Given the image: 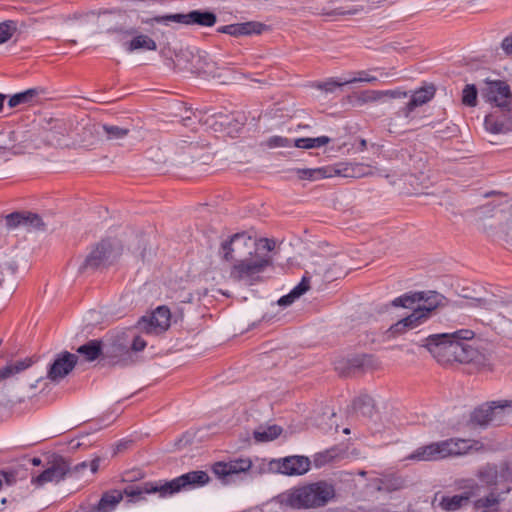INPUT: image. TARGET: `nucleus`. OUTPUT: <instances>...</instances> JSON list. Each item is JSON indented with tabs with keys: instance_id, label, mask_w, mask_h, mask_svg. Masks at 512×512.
<instances>
[{
	"instance_id": "nucleus-32",
	"label": "nucleus",
	"mask_w": 512,
	"mask_h": 512,
	"mask_svg": "<svg viewBox=\"0 0 512 512\" xmlns=\"http://www.w3.org/2000/svg\"><path fill=\"white\" fill-rule=\"evenodd\" d=\"M331 142L328 136L316 138H298L294 140L293 146L301 149H313L325 146Z\"/></svg>"
},
{
	"instance_id": "nucleus-43",
	"label": "nucleus",
	"mask_w": 512,
	"mask_h": 512,
	"mask_svg": "<svg viewBox=\"0 0 512 512\" xmlns=\"http://www.w3.org/2000/svg\"><path fill=\"white\" fill-rule=\"evenodd\" d=\"M462 102L469 107L476 106L477 103V88L473 84H468L463 89Z\"/></svg>"
},
{
	"instance_id": "nucleus-29",
	"label": "nucleus",
	"mask_w": 512,
	"mask_h": 512,
	"mask_svg": "<svg viewBox=\"0 0 512 512\" xmlns=\"http://www.w3.org/2000/svg\"><path fill=\"white\" fill-rule=\"evenodd\" d=\"M479 479L489 485H496L499 480L503 481L501 479V469L498 470L496 466L493 465H486L483 468H481L478 472Z\"/></svg>"
},
{
	"instance_id": "nucleus-63",
	"label": "nucleus",
	"mask_w": 512,
	"mask_h": 512,
	"mask_svg": "<svg viewBox=\"0 0 512 512\" xmlns=\"http://www.w3.org/2000/svg\"><path fill=\"white\" fill-rule=\"evenodd\" d=\"M265 244H266L265 247L268 251H270L274 248V242H272L268 239L265 240Z\"/></svg>"
},
{
	"instance_id": "nucleus-7",
	"label": "nucleus",
	"mask_w": 512,
	"mask_h": 512,
	"mask_svg": "<svg viewBox=\"0 0 512 512\" xmlns=\"http://www.w3.org/2000/svg\"><path fill=\"white\" fill-rule=\"evenodd\" d=\"M512 409V401H493L476 408L470 417V422L475 426L487 427L489 425L499 426L503 423L505 416Z\"/></svg>"
},
{
	"instance_id": "nucleus-59",
	"label": "nucleus",
	"mask_w": 512,
	"mask_h": 512,
	"mask_svg": "<svg viewBox=\"0 0 512 512\" xmlns=\"http://www.w3.org/2000/svg\"><path fill=\"white\" fill-rule=\"evenodd\" d=\"M99 462L100 460L98 458L96 459H93L91 462H90V469H91V472L92 473H95L98 471L99 469Z\"/></svg>"
},
{
	"instance_id": "nucleus-55",
	"label": "nucleus",
	"mask_w": 512,
	"mask_h": 512,
	"mask_svg": "<svg viewBox=\"0 0 512 512\" xmlns=\"http://www.w3.org/2000/svg\"><path fill=\"white\" fill-rule=\"evenodd\" d=\"M501 479L512 483V467L508 464L501 465Z\"/></svg>"
},
{
	"instance_id": "nucleus-48",
	"label": "nucleus",
	"mask_w": 512,
	"mask_h": 512,
	"mask_svg": "<svg viewBox=\"0 0 512 512\" xmlns=\"http://www.w3.org/2000/svg\"><path fill=\"white\" fill-rule=\"evenodd\" d=\"M383 486H379V490L394 491L398 490L403 486V480L400 478H394L382 483Z\"/></svg>"
},
{
	"instance_id": "nucleus-10",
	"label": "nucleus",
	"mask_w": 512,
	"mask_h": 512,
	"mask_svg": "<svg viewBox=\"0 0 512 512\" xmlns=\"http://www.w3.org/2000/svg\"><path fill=\"white\" fill-rule=\"evenodd\" d=\"M216 15L208 11L193 10L187 14H169L162 16H155L146 23L156 22L159 24L170 25L171 23L193 25L197 24L200 26L211 27L216 23Z\"/></svg>"
},
{
	"instance_id": "nucleus-33",
	"label": "nucleus",
	"mask_w": 512,
	"mask_h": 512,
	"mask_svg": "<svg viewBox=\"0 0 512 512\" xmlns=\"http://www.w3.org/2000/svg\"><path fill=\"white\" fill-rule=\"evenodd\" d=\"M282 433V428L278 425L260 427L254 431V438L258 442H268L276 439Z\"/></svg>"
},
{
	"instance_id": "nucleus-53",
	"label": "nucleus",
	"mask_w": 512,
	"mask_h": 512,
	"mask_svg": "<svg viewBox=\"0 0 512 512\" xmlns=\"http://www.w3.org/2000/svg\"><path fill=\"white\" fill-rule=\"evenodd\" d=\"M146 341L139 336H134L130 345V351L139 352L146 347Z\"/></svg>"
},
{
	"instance_id": "nucleus-9",
	"label": "nucleus",
	"mask_w": 512,
	"mask_h": 512,
	"mask_svg": "<svg viewBox=\"0 0 512 512\" xmlns=\"http://www.w3.org/2000/svg\"><path fill=\"white\" fill-rule=\"evenodd\" d=\"M223 258L227 261L254 256L257 253L256 242L246 233H237L221 246Z\"/></svg>"
},
{
	"instance_id": "nucleus-39",
	"label": "nucleus",
	"mask_w": 512,
	"mask_h": 512,
	"mask_svg": "<svg viewBox=\"0 0 512 512\" xmlns=\"http://www.w3.org/2000/svg\"><path fill=\"white\" fill-rule=\"evenodd\" d=\"M340 170L341 173L339 175H342L344 177H363L373 174L370 167L364 164L349 165L346 166L343 170Z\"/></svg>"
},
{
	"instance_id": "nucleus-23",
	"label": "nucleus",
	"mask_w": 512,
	"mask_h": 512,
	"mask_svg": "<svg viewBox=\"0 0 512 512\" xmlns=\"http://www.w3.org/2000/svg\"><path fill=\"white\" fill-rule=\"evenodd\" d=\"M127 35L132 36V39L123 43L127 52H134L139 50L155 51L157 49L156 42L148 35L139 34L135 29L125 32Z\"/></svg>"
},
{
	"instance_id": "nucleus-37",
	"label": "nucleus",
	"mask_w": 512,
	"mask_h": 512,
	"mask_svg": "<svg viewBox=\"0 0 512 512\" xmlns=\"http://www.w3.org/2000/svg\"><path fill=\"white\" fill-rule=\"evenodd\" d=\"M458 307H474V308H483L486 310H495L498 306V302L492 298H474L470 302H458L456 303Z\"/></svg>"
},
{
	"instance_id": "nucleus-36",
	"label": "nucleus",
	"mask_w": 512,
	"mask_h": 512,
	"mask_svg": "<svg viewBox=\"0 0 512 512\" xmlns=\"http://www.w3.org/2000/svg\"><path fill=\"white\" fill-rule=\"evenodd\" d=\"M499 501L498 494L491 492L489 495L477 499L474 502V509L476 512H486L488 509L497 506Z\"/></svg>"
},
{
	"instance_id": "nucleus-20",
	"label": "nucleus",
	"mask_w": 512,
	"mask_h": 512,
	"mask_svg": "<svg viewBox=\"0 0 512 512\" xmlns=\"http://www.w3.org/2000/svg\"><path fill=\"white\" fill-rule=\"evenodd\" d=\"M189 59L191 63L189 65H184L183 68L191 72L215 76L216 63L210 60L207 56H202L200 54L195 55L191 52H182L180 55H177V62L179 65L182 61Z\"/></svg>"
},
{
	"instance_id": "nucleus-17",
	"label": "nucleus",
	"mask_w": 512,
	"mask_h": 512,
	"mask_svg": "<svg viewBox=\"0 0 512 512\" xmlns=\"http://www.w3.org/2000/svg\"><path fill=\"white\" fill-rule=\"evenodd\" d=\"M144 483L139 484H131L126 486L123 491L120 490H111L108 492L103 493L101 499L99 500L97 505L91 506L89 510L86 512H112L115 510L117 505L121 502L124 496L128 498V502L136 503L140 500H132L131 496H128L126 494V490L131 487H139L143 485Z\"/></svg>"
},
{
	"instance_id": "nucleus-21",
	"label": "nucleus",
	"mask_w": 512,
	"mask_h": 512,
	"mask_svg": "<svg viewBox=\"0 0 512 512\" xmlns=\"http://www.w3.org/2000/svg\"><path fill=\"white\" fill-rule=\"evenodd\" d=\"M251 466L252 462L249 459L240 458L229 462H216L212 466V470L218 478L227 483L233 475L246 472Z\"/></svg>"
},
{
	"instance_id": "nucleus-11",
	"label": "nucleus",
	"mask_w": 512,
	"mask_h": 512,
	"mask_svg": "<svg viewBox=\"0 0 512 512\" xmlns=\"http://www.w3.org/2000/svg\"><path fill=\"white\" fill-rule=\"evenodd\" d=\"M269 469L273 472L287 476H299L310 470L311 461L306 456L292 455L279 459H272Z\"/></svg>"
},
{
	"instance_id": "nucleus-1",
	"label": "nucleus",
	"mask_w": 512,
	"mask_h": 512,
	"mask_svg": "<svg viewBox=\"0 0 512 512\" xmlns=\"http://www.w3.org/2000/svg\"><path fill=\"white\" fill-rule=\"evenodd\" d=\"M474 336L475 333L469 329H461L453 333L433 334L425 339L423 346L442 365L458 362L482 366L487 361L485 354L467 342Z\"/></svg>"
},
{
	"instance_id": "nucleus-3",
	"label": "nucleus",
	"mask_w": 512,
	"mask_h": 512,
	"mask_svg": "<svg viewBox=\"0 0 512 512\" xmlns=\"http://www.w3.org/2000/svg\"><path fill=\"white\" fill-rule=\"evenodd\" d=\"M209 475L205 471H191L170 481L145 482L139 487H131L126 494L132 500H144L145 495L158 493L160 497L172 496L182 490L204 486L209 482Z\"/></svg>"
},
{
	"instance_id": "nucleus-34",
	"label": "nucleus",
	"mask_w": 512,
	"mask_h": 512,
	"mask_svg": "<svg viewBox=\"0 0 512 512\" xmlns=\"http://www.w3.org/2000/svg\"><path fill=\"white\" fill-rule=\"evenodd\" d=\"M40 93V90L37 88H31L26 91L14 94L10 97L8 101V105L11 108H14L20 104H27L31 103L33 99L38 96Z\"/></svg>"
},
{
	"instance_id": "nucleus-61",
	"label": "nucleus",
	"mask_w": 512,
	"mask_h": 512,
	"mask_svg": "<svg viewBox=\"0 0 512 512\" xmlns=\"http://www.w3.org/2000/svg\"><path fill=\"white\" fill-rule=\"evenodd\" d=\"M3 477L5 478V481L8 485H11L12 482H13V478L14 476L12 474H8V473H2Z\"/></svg>"
},
{
	"instance_id": "nucleus-56",
	"label": "nucleus",
	"mask_w": 512,
	"mask_h": 512,
	"mask_svg": "<svg viewBox=\"0 0 512 512\" xmlns=\"http://www.w3.org/2000/svg\"><path fill=\"white\" fill-rule=\"evenodd\" d=\"M14 375L11 364H7L5 367L0 368V381L5 380Z\"/></svg>"
},
{
	"instance_id": "nucleus-25",
	"label": "nucleus",
	"mask_w": 512,
	"mask_h": 512,
	"mask_svg": "<svg viewBox=\"0 0 512 512\" xmlns=\"http://www.w3.org/2000/svg\"><path fill=\"white\" fill-rule=\"evenodd\" d=\"M479 494L480 486L474 484L471 486L470 491L463 495L442 496L439 506L445 511H455L461 508L464 503H467L470 497L478 496Z\"/></svg>"
},
{
	"instance_id": "nucleus-58",
	"label": "nucleus",
	"mask_w": 512,
	"mask_h": 512,
	"mask_svg": "<svg viewBox=\"0 0 512 512\" xmlns=\"http://www.w3.org/2000/svg\"><path fill=\"white\" fill-rule=\"evenodd\" d=\"M295 299L296 298H294V296H292V294L289 293L288 295L281 297L278 301V304L281 306H287V305H290L291 303H293L295 301Z\"/></svg>"
},
{
	"instance_id": "nucleus-41",
	"label": "nucleus",
	"mask_w": 512,
	"mask_h": 512,
	"mask_svg": "<svg viewBox=\"0 0 512 512\" xmlns=\"http://www.w3.org/2000/svg\"><path fill=\"white\" fill-rule=\"evenodd\" d=\"M383 99L382 91L380 90H366L361 92L357 97V102L361 105L367 103L377 102Z\"/></svg>"
},
{
	"instance_id": "nucleus-2",
	"label": "nucleus",
	"mask_w": 512,
	"mask_h": 512,
	"mask_svg": "<svg viewBox=\"0 0 512 512\" xmlns=\"http://www.w3.org/2000/svg\"><path fill=\"white\" fill-rule=\"evenodd\" d=\"M336 496L333 484L317 481L292 487L277 496L282 507L291 509H315L324 507Z\"/></svg>"
},
{
	"instance_id": "nucleus-30",
	"label": "nucleus",
	"mask_w": 512,
	"mask_h": 512,
	"mask_svg": "<svg viewBox=\"0 0 512 512\" xmlns=\"http://www.w3.org/2000/svg\"><path fill=\"white\" fill-rule=\"evenodd\" d=\"M435 95V87L433 85L422 87L414 91L410 101L417 108L429 102Z\"/></svg>"
},
{
	"instance_id": "nucleus-15",
	"label": "nucleus",
	"mask_w": 512,
	"mask_h": 512,
	"mask_svg": "<svg viewBox=\"0 0 512 512\" xmlns=\"http://www.w3.org/2000/svg\"><path fill=\"white\" fill-rule=\"evenodd\" d=\"M170 317V310L160 306L150 316L142 317L137 322V328L147 334H159L170 327Z\"/></svg>"
},
{
	"instance_id": "nucleus-52",
	"label": "nucleus",
	"mask_w": 512,
	"mask_h": 512,
	"mask_svg": "<svg viewBox=\"0 0 512 512\" xmlns=\"http://www.w3.org/2000/svg\"><path fill=\"white\" fill-rule=\"evenodd\" d=\"M358 78H352L345 80V83H355V82H374L377 80L376 77L368 75L365 71H361L358 73Z\"/></svg>"
},
{
	"instance_id": "nucleus-50",
	"label": "nucleus",
	"mask_w": 512,
	"mask_h": 512,
	"mask_svg": "<svg viewBox=\"0 0 512 512\" xmlns=\"http://www.w3.org/2000/svg\"><path fill=\"white\" fill-rule=\"evenodd\" d=\"M10 364H11L12 370L15 375V374H18V373L24 371L25 369L29 368L32 365V361H31V359L27 358V359L19 360V361L10 363Z\"/></svg>"
},
{
	"instance_id": "nucleus-46",
	"label": "nucleus",
	"mask_w": 512,
	"mask_h": 512,
	"mask_svg": "<svg viewBox=\"0 0 512 512\" xmlns=\"http://www.w3.org/2000/svg\"><path fill=\"white\" fill-rule=\"evenodd\" d=\"M309 287V277L305 275L303 276L301 282L295 286L290 293L292 296H294V298H299L306 291H308Z\"/></svg>"
},
{
	"instance_id": "nucleus-64",
	"label": "nucleus",
	"mask_w": 512,
	"mask_h": 512,
	"mask_svg": "<svg viewBox=\"0 0 512 512\" xmlns=\"http://www.w3.org/2000/svg\"><path fill=\"white\" fill-rule=\"evenodd\" d=\"M359 146H360L359 149L361 151H363L367 147V141L365 139H361L360 142H359Z\"/></svg>"
},
{
	"instance_id": "nucleus-24",
	"label": "nucleus",
	"mask_w": 512,
	"mask_h": 512,
	"mask_svg": "<svg viewBox=\"0 0 512 512\" xmlns=\"http://www.w3.org/2000/svg\"><path fill=\"white\" fill-rule=\"evenodd\" d=\"M265 27L266 26L260 22L252 21L222 26L218 28V32L229 34L231 36H243L261 34Z\"/></svg>"
},
{
	"instance_id": "nucleus-5",
	"label": "nucleus",
	"mask_w": 512,
	"mask_h": 512,
	"mask_svg": "<svg viewBox=\"0 0 512 512\" xmlns=\"http://www.w3.org/2000/svg\"><path fill=\"white\" fill-rule=\"evenodd\" d=\"M471 446L465 439H447L433 442L417 448L406 457L413 461H437L447 457H454L466 454Z\"/></svg>"
},
{
	"instance_id": "nucleus-31",
	"label": "nucleus",
	"mask_w": 512,
	"mask_h": 512,
	"mask_svg": "<svg viewBox=\"0 0 512 512\" xmlns=\"http://www.w3.org/2000/svg\"><path fill=\"white\" fill-rule=\"evenodd\" d=\"M425 292H413L406 293L400 297L395 298L392 301V305L395 307H403L412 309L416 303H419L424 299Z\"/></svg>"
},
{
	"instance_id": "nucleus-44",
	"label": "nucleus",
	"mask_w": 512,
	"mask_h": 512,
	"mask_svg": "<svg viewBox=\"0 0 512 512\" xmlns=\"http://www.w3.org/2000/svg\"><path fill=\"white\" fill-rule=\"evenodd\" d=\"M368 360L367 355H358L347 359V373L355 372L363 368Z\"/></svg>"
},
{
	"instance_id": "nucleus-8",
	"label": "nucleus",
	"mask_w": 512,
	"mask_h": 512,
	"mask_svg": "<svg viewBox=\"0 0 512 512\" xmlns=\"http://www.w3.org/2000/svg\"><path fill=\"white\" fill-rule=\"evenodd\" d=\"M122 245L117 239H103L88 254L80 270L97 269L112 264L122 254Z\"/></svg>"
},
{
	"instance_id": "nucleus-6",
	"label": "nucleus",
	"mask_w": 512,
	"mask_h": 512,
	"mask_svg": "<svg viewBox=\"0 0 512 512\" xmlns=\"http://www.w3.org/2000/svg\"><path fill=\"white\" fill-rule=\"evenodd\" d=\"M271 263L272 259L268 255L255 254L239 259L230 270V278L246 286H252L261 281V274Z\"/></svg>"
},
{
	"instance_id": "nucleus-45",
	"label": "nucleus",
	"mask_w": 512,
	"mask_h": 512,
	"mask_svg": "<svg viewBox=\"0 0 512 512\" xmlns=\"http://www.w3.org/2000/svg\"><path fill=\"white\" fill-rule=\"evenodd\" d=\"M23 226L34 229H42L44 227V223L39 215L33 213H24Z\"/></svg>"
},
{
	"instance_id": "nucleus-40",
	"label": "nucleus",
	"mask_w": 512,
	"mask_h": 512,
	"mask_svg": "<svg viewBox=\"0 0 512 512\" xmlns=\"http://www.w3.org/2000/svg\"><path fill=\"white\" fill-rule=\"evenodd\" d=\"M17 31V23L12 20H7L0 23V44L10 40Z\"/></svg>"
},
{
	"instance_id": "nucleus-28",
	"label": "nucleus",
	"mask_w": 512,
	"mask_h": 512,
	"mask_svg": "<svg viewBox=\"0 0 512 512\" xmlns=\"http://www.w3.org/2000/svg\"><path fill=\"white\" fill-rule=\"evenodd\" d=\"M77 352L85 357L87 361H94L101 354L104 353V350L101 347V341L99 340H90L84 345H81Z\"/></svg>"
},
{
	"instance_id": "nucleus-18",
	"label": "nucleus",
	"mask_w": 512,
	"mask_h": 512,
	"mask_svg": "<svg viewBox=\"0 0 512 512\" xmlns=\"http://www.w3.org/2000/svg\"><path fill=\"white\" fill-rule=\"evenodd\" d=\"M68 473H71V468L66 460L62 457L56 458L52 465L45 469L41 474L32 478V483L43 486L49 482H59Z\"/></svg>"
},
{
	"instance_id": "nucleus-49",
	"label": "nucleus",
	"mask_w": 512,
	"mask_h": 512,
	"mask_svg": "<svg viewBox=\"0 0 512 512\" xmlns=\"http://www.w3.org/2000/svg\"><path fill=\"white\" fill-rule=\"evenodd\" d=\"M416 109V107L412 104V102L409 100L406 105L401 107L396 113L395 116L398 118H405L409 119L411 117V113Z\"/></svg>"
},
{
	"instance_id": "nucleus-38",
	"label": "nucleus",
	"mask_w": 512,
	"mask_h": 512,
	"mask_svg": "<svg viewBox=\"0 0 512 512\" xmlns=\"http://www.w3.org/2000/svg\"><path fill=\"white\" fill-rule=\"evenodd\" d=\"M353 407L362 415L371 416L374 408L373 399L369 395H361L354 400Z\"/></svg>"
},
{
	"instance_id": "nucleus-54",
	"label": "nucleus",
	"mask_w": 512,
	"mask_h": 512,
	"mask_svg": "<svg viewBox=\"0 0 512 512\" xmlns=\"http://www.w3.org/2000/svg\"><path fill=\"white\" fill-rule=\"evenodd\" d=\"M383 98L384 97H390V98H406L408 96V92L401 91V90H386L382 91Z\"/></svg>"
},
{
	"instance_id": "nucleus-42",
	"label": "nucleus",
	"mask_w": 512,
	"mask_h": 512,
	"mask_svg": "<svg viewBox=\"0 0 512 512\" xmlns=\"http://www.w3.org/2000/svg\"><path fill=\"white\" fill-rule=\"evenodd\" d=\"M294 141H292L289 138L283 137V136H272L268 138L263 145L267 148L273 149V148H285V147H291L293 146Z\"/></svg>"
},
{
	"instance_id": "nucleus-47",
	"label": "nucleus",
	"mask_w": 512,
	"mask_h": 512,
	"mask_svg": "<svg viewBox=\"0 0 512 512\" xmlns=\"http://www.w3.org/2000/svg\"><path fill=\"white\" fill-rule=\"evenodd\" d=\"M24 213L14 212L6 216V224L9 228L23 225Z\"/></svg>"
},
{
	"instance_id": "nucleus-51",
	"label": "nucleus",
	"mask_w": 512,
	"mask_h": 512,
	"mask_svg": "<svg viewBox=\"0 0 512 512\" xmlns=\"http://www.w3.org/2000/svg\"><path fill=\"white\" fill-rule=\"evenodd\" d=\"M347 83H345V81L343 82H337V81H334V80H329V81H326V82H323L321 84H319V88L326 91V92H333L337 87H341L343 85H346Z\"/></svg>"
},
{
	"instance_id": "nucleus-27",
	"label": "nucleus",
	"mask_w": 512,
	"mask_h": 512,
	"mask_svg": "<svg viewBox=\"0 0 512 512\" xmlns=\"http://www.w3.org/2000/svg\"><path fill=\"white\" fill-rule=\"evenodd\" d=\"M422 301L424 304L421 306L419 305L418 308L423 312L425 311L428 318H430L432 311L446 304V298L435 291L425 292V296Z\"/></svg>"
},
{
	"instance_id": "nucleus-57",
	"label": "nucleus",
	"mask_w": 512,
	"mask_h": 512,
	"mask_svg": "<svg viewBox=\"0 0 512 512\" xmlns=\"http://www.w3.org/2000/svg\"><path fill=\"white\" fill-rule=\"evenodd\" d=\"M501 47L507 54H512V35L503 39Z\"/></svg>"
},
{
	"instance_id": "nucleus-62",
	"label": "nucleus",
	"mask_w": 512,
	"mask_h": 512,
	"mask_svg": "<svg viewBox=\"0 0 512 512\" xmlns=\"http://www.w3.org/2000/svg\"><path fill=\"white\" fill-rule=\"evenodd\" d=\"M9 149H10V145L0 142V154L5 153Z\"/></svg>"
},
{
	"instance_id": "nucleus-13",
	"label": "nucleus",
	"mask_w": 512,
	"mask_h": 512,
	"mask_svg": "<svg viewBox=\"0 0 512 512\" xmlns=\"http://www.w3.org/2000/svg\"><path fill=\"white\" fill-rule=\"evenodd\" d=\"M480 95L485 102L492 105V108L512 104V92L505 81L486 80L480 89Z\"/></svg>"
},
{
	"instance_id": "nucleus-14",
	"label": "nucleus",
	"mask_w": 512,
	"mask_h": 512,
	"mask_svg": "<svg viewBox=\"0 0 512 512\" xmlns=\"http://www.w3.org/2000/svg\"><path fill=\"white\" fill-rule=\"evenodd\" d=\"M484 125L486 130L493 134L512 131V103L492 108V111L485 117Z\"/></svg>"
},
{
	"instance_id": "nucleus-35",
	"label": "nucleus",
	"mask_w": 512,
	"mask_h": 512,
	"mask_svg": "<svg viewBox=\"0 0 512 512\" xmlns=\"http://www.w3.org/2000/svg\"><path fill=\"white\" fill-rule=\"evenodd\" d=\"M310 269L313 274L322 276L324 280L332 281L337 278L335 274L330 272V265L323 257H319L315 262H313Z\"/></svg>"
},
{
	"instance_id": "nucleus-12",
	"label": "nucleus",
	"mask_w": 512,
	"mask_h": 512,
	"mask_svg": "<svg viewBox=\"0 0 512 512\" xmlns=\"http://www.w3.org/2000/svg\"><path fill=\"white\" fill-rule=\"evenodd\" d=\"M128 134L129 129L127 128L116 125H99L93 123V125H88L84 128L80 141L92 142L93 145L98 140L119 141L124 139Z\"/></svg>"
},
{
	"instance_id": "nucleus-26",
	"label": "nucleus",
	"mask_w": 512,
	"mask_h": 512,
	"mask_svg": "<svg viewBox=\"0 0 512 512\" xmlns=\"http://www.w3.org/2000/svg\"><path fill=\"white\" fill-rule=\"evenodd\" d=\"M296 173L298 175V178L301 180L316 181L339 175L341 173V170L336 167L325 166L312 169H297Z\"/></svg>"
},
{
	"instance_id": "nucleus-60",
	"label": "nucleus",
	"mask_w": 512,
	"mask_h": 512,
	"mask_svg": "<svg viewBox=\"0 0 512 512\" xmlns=\"http://www.w3.org/2000/svg\"><path fill=\"white\" fill-rule=\"evenodd\" d=\"M87 465H88L87 462H85V461L81 462V463H79V464L74 466L73 472H76V473L81 472L84 469H86Z\"/></svg>"
},
{
	"instance_id": "nucleus-16",
	"label": "nucleus",
	"mask_w": 512,
	"mask_h": 512,
	"mask_svg": "<svg viewBox=\"0 0 512 512\" xmlns=\"http://www.w3.org/2000/svg\"><path fill=\"white\" fill-rule=\"evenodd\" d=\"M104 358H109L112 365L127 366L134 363L129 341L124 336H117L104 348Z\"/></svg>"
},
{
	"instance_id": "nucleus-4",
	"label": "nucleus",
	"mask_w": 512,
	"mask_h": 512,
	"mask_svg": "<svg viewBox=\"0 0 512 512\" xmlns=\"http://www.w3.org/2000/svg\"><path fill=\"white\" fill-rule=\"evenodd\" d=\"M93 125L89 119H54L45 120L43 129L45 131V140L52 145H80L90 146L92 142L80 141L84 128Z\"/></svg>"
},
{
	"instance_id": "nucleus-19",
	"label": "nucleus",
	"mask_w": 512,
	"mask_h": 512,
	"mask_svg": "<svg viewBox=\"0 0 512 512\" xmlns=\"http://www.w3.org/2000/svg\"><path fill=\"white\" fill-rule=\"evenodd\" d=\"M78 357L70 352H63L58 355L54 362L50 365L47 377L57 382L67 376L77 364Z\"/></svg>"
},
{
	"instance_id": "nucleus-22",
	"label": "nucleus",
	"mask_w": 512,
	"mask_h": 512,
	"mask_svg": "<svg viewBox=\"0 0 512 512\" xmlns=\"http://www.w3.org/2000/svg\"><path fill=\"white\" fill-rule=\"evenodd\" d=\"M428 319L429 318L426 316L425 311L423 312L421 309H419L417 307V308H414L413 312L409 316H407V317L399 320L397 323L393 324L390 327L389 331L393 335H400L409 329H414V328L418 327L419 325L426 322Z\"/></svg>"
}]
</instances>
